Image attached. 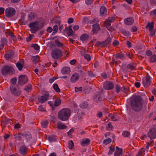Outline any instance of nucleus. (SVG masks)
I'll use <instances>...</instances> for the list:
<instances>
[{"label": "nucleus", "mask_w": 156, "mask_h": 156, "mask_svg": "<svg viewBox=\"0 0 156 156\" xmlns=\"http://www.w3.org/2000/svg\"><path fill=\"white\" fill-rule=\"evenodd\" d=\"M143 100L139 95H133L132 96L131 101L132 108L136 112L141 111L143 107Z\"/></svg>", "instance_id": "f257e3e1"}, {"label": "nucleus", "mask_w": 156, "mask_h": 156, "mask_svg": "<svg viewBox=\"0 0 156 156\" xmlns=\"http://www.w3.org/2000/svg\"><path fill=\"white\" fill-rule=\"evenodd\" d=\"M71 112V110L68 108H62L58 113V118L62 121H66L69 119Z\"/></svg>", "instance_id": "f03ea898"}, {"label": "nucleus", "mask_w": 156, "mask_h": 156, "mask_svg": "<svg viewBox=\"0 0 156 156\" xmlns=\"http://www.w3.org/2000/svg\"><path fill=\"white\" fill-rule=\"evenodd\" d=\"M51 55L53 59H58L62 56V51L59 49L55 48L51 52Z\"/></svg>", "instance_id": "7ed1b4c3"}, {"label": "nucleus", "mask_w": 156, "mask_h": 156, "mask_svg": "<svg viewBox=\"0 0 156 156\" xmlns=\"http://www.w3.org/2000/svg\"><path fill=\"white\" fill-rule=\"evenodd\" d=\"M28 27L30 28V30L32 33H35L41 28L39 26L38 22L37 21L30 23L29 24Z\"/></svg>", "instance_id": "20e7f679"}, {"label": "nucleus", "mask_w": 156, "mask_h": 156, "mask_svg": "<svg viewBox=\"0 0 156 156\" xmlns=\"http://www.w3.org/2000/svg\"><path fill=\"white\" fill-rule=\"evenodd\" d=\"M14 72L13 68L10 66H5L4 67L2 70V73L5 75L7 74H12Z\"/></svg>", "instance_id": "39448f33"}, {"label": "nucleus", "mask_w": 156, "mask_h": 156, "mask_svg": "<svg viewBox=\"0 0 156 156\" xmlns=\"http://www.w3.org/2000/svg\"><path fill=\"white\" fill-rule=\"evenodd\" d=\"M16 10L14 9L12 7L6 8L5 11L6 16L8 17L13 16L16 13Z\"/></svg>", "instance_id": "423d86ee"}, {"label": "nucleus", "mask_w": 156, "mask_h": 156, "mask_svg": "<svg viewBox=\"0 0 156 156\" xmlns=\"http://www.w3.org/2000/svg\"><path fill=\"white\" fill-rule=\"evenodd\" d=\"M49 96V93L48 92H45L38 98V100L40 103H44L48 100Z\"/></svg>", "instance_id": "0eeeda50"}, {"label": "nucleus", "mask_w": 156, "mask_h": 156, "mask_svg": "<svg viewBox=\"0 0 156 156\" xmlns=\"http://www.w3.org/2000/svg\"><path fill=\"white\" fill-rule=\"evenodd\" d=\"M18 81L19 84L22 86L28 82V79L26 75H21L19 77Z\"/></svg>", "instance_id": "6e6552de"}, {"label": "nucleus", "mask_w": 156, "mask_h": 156, "mask_svg": "<svg viewBox=\"0 0 156 156\" xmlns=\"http://www.w3.org/2000/svg\"><path fill=\"white\" fill-rule=\"evenodd\" d=\"M10 90L12 93L16 96H19L21 94V90L19 88H16L12 85L10 87Z\"/></svg>", "instance_id": "1a4fd4ad"}, {"label": "nucleus", "mask_w": 156, "mask_h": 156, "mask_svg": "<svg viewBox=\"0 0 156 156\" xmlns=\"http://www.w3.org/2000/svg\"><path fill=\"white\" fill-rule=\"evenodd\" d=\"M142 83L144 87H147L149 86L151 84V77L147 76L144 77L142 79Z\"/></svg>", "instance_id": "9d476101"}, {"label": "nucleus", "mask_w": 156, "mask_h": 156, "mask_svg": "<svg viewBox=\"0 0 156 156\" xmlns=\"http://www.w3.org/2000/svg\"><path fill=\"white\" fill-rule=\"evenodd\" d=\"M80 78L79 74L76 73H74L71 76L70 78V81L74 83L77 82Z\"/></svg>", "instance_id": "9b49d317"}, {"label": "nucleus", "mask_w": 156, "mask_h": 156, "mask_svg": "<svg viewBox=\"0 0 156 156\" xmlns=\"http://www.w3.org/2000/svg\"><path fill=\"white\" fill-rule=\"evenodd\" d=\"M104 88L105 89L109 90L112 89L114 87V84L112 82L107 81L104 84Z\"/></svg>", "instance_id": "f8f14e48"}, {"label": "nucleus", "mask_w": 156, "mask_h": 156, "mask_svg": "<svg viewBox=\"0 0 156 156\" xmlns=\"http://www.w3.org/2000/svg\"><path fill=\"white\" fill-rule=\"evenodd\" d=\"M147 135L151 140L156 138V130L154 129H150L147 133Z\"/></svg>", "instance_id": "ddd939ff"}, {"label": "nucleus", "mask_w": 156, "mask_h": 156, "mask_svg": "<svg viewBox=\"0 0 156 156\" xmlns=\"http://www.w3.org/2000/svg\"><path fill=\"white\" fill-rule=\"evenodd\" d=\"M14 55V52L12 50L9 51L5 55V57L7 60L12 59L13 58Z\"/></svg>", "instance_id": "4468645a"}, {"label": "nucleus", "mask_w": 156, "mask_h": 156, "mask_svg": "<svg viewBox=\"0 0 156 156\" xmlns=\"http://www.w3.org/2000/svg\"><path fill=\"white\" fill-rule=\"evenodd\" d=\"M112 39L111 37L108 38L105 41L102 42H99V44L103 47H106L111 42Z\"/></svg>", "instance_id": "2eb2a0df"}, {"label": "nucleus", "mask_w": 156, "mask_h": 156, "mask_svg": "<svg viewBox=\"0 0 156 156\" xmlns=\"http://www.w3.org/2000/svg\"><path fill=\"white\" fill-rule=\"evenodd\" d=\"M122 149L116 146V151L114 153L115 156H122L123 153L122 152Z\"/></svg>", "instance_id": "dca6fc26"}, {"label": "nucleus", "mask_w": 156, "mask_h": 156, "mask_svg": "<svg viewBox=\"0 0 156 156\" xmlns=\"http://www.w3.org/2000/svg\"><path fill=\"white\" fill-rule=\"evenodd\" d=\"M115 19V17L114 16L110 17L105 22V25L107 26L111 25V23L113 22Z\"/></svg>", "instance_id": "f3484780"}, {"label": "nucleus", "mask_w": 156, "mask_h": 156, "mask_svg": "<svg viewBox=\"0 0 156 156\" xmlns=\"http://www.w3.org/2000/svg\"><path fill=\"white\" fill-rule=\"evenodd\" d=\"M94 100L96 102H99L101 100L102 98L100 93H97L94 97Z\"/></svg>", "instance_id": "a211bd4d"}, {"label": "nucleus", "mask_w": 156, "mask_h": 156, "mask_svg": "<svg viewBox=\"0 0 156 156\" xmlns=\"http://www.w3.org/2000/svg\"><path fill=\"white\" fill-rule=\"evenodd\" d=\"M109 117L111 118L112 121H117L119 119V116L116 114H114L113 115L109 114Z\"/></svg>", "instance_id": "6ab92c4d"}, {"label": "nucleus", "mask_w": 156, "mask_h": 156, "mask_svg": "<svg viewBox=\"0 0 156 156\" xmlns=\"http://www.w3.org/2000/svg\"><path fill=\"white\" fill-rule=\"evenodd\" d=\"M92 26V31L93 34L96 33L100 30V27L98 24L95 23Z\"/></svg>", "instance_id": "aec40b11"}, {"label": "nucleus", "mask_w": 156, "mask_h": 156, "mask_svg": "<svg viewBox=\"0 0 156 156\" xmlns=\"http://www.w3.org/2000/svg\"><path fill=\"white\" fill-rule=\"evenodd\" d=\"M7 43V41L5 38H2L0 41V49H2L4 46L6 45Z\"/></svg>", "instance_id": "412c9836"}, {"label": "nucleus", "mask_w": 156, "mask_h": 156, "mask_svg": "<svg viewBox=\"0 0 156 156\" xmlns=\"http://www.w3.org/2000/svg\"><path fill=\"white\" fill-rule=\"evenodd\" d=\"M134 21V19L133 17H130L126 18L124 20L125 23L128 25H131Z\"/></svg>", "instance_id": "4be33fe9"}, {"label": "nucleus", "mask_w": 156, "mask_h": 156, "mask_svg": "<svg viewBox=\"0 0 156 156\" xmlns=\"http://www.w3.org/2000/svg\"><path fill=\"white\" fill-rule=\"evenodd\" d=\"M57 125L58 128L59 129H66L67 128V126L64 125L61 122H58Z\"/></svg>", "instance_id": "5701e85b"}, {"label": "nucleus", "mask_w": 156, "mask_h": 156, "mask_svg": "<svg viewBox=\"0 0 156 156\" xmlns=\"http://www.w3.org/2000/svg\"><path fill=\"white\" fill-rule=\"evenodd\" d=\"M70 72V68L68 67H65L62 70V73L63 74L69 73Z\"/></svg>", "instance_id": "b1692460"}, {"label": "nucleus", "mask_w": 156, "mask_h": 156, "mask_svg": "<svg viewBox=\"0 0 156 156\" xmlns=\"http://www.w3.org/2000/svg\"><path fill=\"white\" fill-rule=\"evenodd\" d=\"M19 151L22 154H25L27 152L26 147L24 146H22L20 147Z\"/></svg>", "instance_id": "393cba45"}, {"label": "nucleus", "mask_w": 156, "mask_h": 156, "mask_svg": "<svg viewBox=\"0 0 156 156\" xmlns=\"http://www.w3.org/2000/svg\"><path fill=\"white\" fill-rule=\"evenodd\" d=\"M90 139L88 138L85 139L83 140L81 144L82 146H85L89 145L90 143Z\"/></svg>", "instance_id": "a878e982"}, {"label": "nucleus", "mask_w": 156, "mask_h": 156, "mask_svg": "<svg viewBox=\"0 0 156 156\" xmlns=\"http://www.w3.org/2000/svg\"><path fill=\"white\" fill-rule=\"evenodd\" d=\"M136 65L134 63H131L129 64L127 66V68L128 69L131 70H136Z\"/></svg>", "instance_id": "bb28decb"}, {"label": "nucleus", "mask_w": 156, "mask_h": 156, "mask_svg": "<svg viewBox=\"0 0 156 156\" xmlns=\"http://www.w3.org/2000/svg\"><path fill=\"white\" fill-rule=\"evenodd\" d=\"M55 46L58 48H61L64 45L63 44L59 41L58 39L55 40Z\"/></svg>", "instance_id": "cd10ccee"}, {"label": "nucleus", "mask_w": 156, "mask_h": 156, "mask_svg": "<svg viewBox=\"0 0 156 156\" xmlns=\"http://www.w3.org/2000/svg\"><path fill=\"white\" fill-rule=\"evenodd\" d=\"M115 58L116 59H123L125 58V55L123 53H117L115 55Z\"/></svg>", "instance_id": "c85d7f7f"}, {"label": "nucleus", "mask_w": 156, "mask_h": 156, "mask_svg": "<svg viewBox=\"0 0 156 156\" xmlns=\"http://www.w3.org/2000/svg\"><path fill=\"white\" fill-rule=\"evenodd\" d=\"M107 12V9L105 7H101L100 10V14L101 16H103Z\"/></svg>", "instance_id": "c756f323"}, {"label": "nucleus", "mask_w": 156, "mask_h": 156, "mask_svg": "<svg viewBox=\"0 0 156 156\" xmlns=\"http://www.w3.org/2000/svg\"><path fill=\"white\" fill-rule=\"evenodd\" d=\"M32 60L34 63H36L40 61V59L38 55L32 56Z\"/></svg>", "instance_id": "7c9ffc66"}, {"label": "nucleus", "mask_w": 156, "mask_h": 156, "mask_svg": "<svg viewBox=\"0 0 156 156\" xmlns=\"http://www.w3.org/2000/svg\"><path fill=\"white\" fill-rule=\"evenodd\" d=\"M115 88L116 92L118 93L124 90V87H121L120 85H117L115 87Z\"/></svg>", "instance_id": "2f4dec72"}, {"label": "nucleus", "mask_w": 156, "mask_h": 156, "mask_svg": "<svg viewBox=\"0 0 156 156\" xmlns=\"http://www.w3.org/2000/svg\"><path fill=\"white\" fill-rule=\"evenodd\" d=\"M35 16V14L34 13L31 12L28 15V20L30 21L34 19Z\"/></svg>", "instance_id": "473e14b6"}, {"label": "nucleus", "mask_w": 156, "mask_h": 156, "mask_svg": "<svg viewBox=\"0 0 156 156\" xmlns=\"http://www.w3.org/2000/svg\"><path fill=\"white\" fill-rule=\"evenodd\" d=\"M146 28H148L149 30H153L154 22H152L151 23H148L147 25L146 26Z\"/></svg>", "instance_id": "72a5a7b5"}, {"label": "nucleus", "mask_w": 156, "mask_h": 156, "mask_svg": "<svg viewBox=\"0 0 156 156\" xmlns=\"http://www.w3.org/2000/svg\"><path fill=\"white\" fill-rule=\"evenodd\" d=\"M61 100L59 98H57L55 101L54 105L55 106H58L61 104Z\"/></svg>", "instance_id": "f704fd0d"}, {"label": "nucleus", "mask_w": 156, "mask_h": 156, "mask_svg": "<svg viewBox=\"0 0 156 156\" xmlns=\"http://www.w3.org/2000/svg\"><path fill=\"white\" fill-rule=\"evenodd\" d=\"M113 129V127L111 124V122H109L106 126V129L109 131H111Z\"/></svg>", "instance_id": "c9c22d12"}, {"label": "nucleus", "mask_w": 156, "mask_h": 156, "mask_svg": "<svg viewBox=\"0 0 156 156\" xmlns=\"http://www.w3.org/2000/svg\"><path fill=\"white\" fill-rule=\"evenodd\" d=\"M88 36L85 34H83L80 37V39L82 41L87 40L88 38Z\"/></svg>", "instance_id": "e433bc0d"}, {"label": "nucleus", "mask_w": 156, "mask_h": 156, "mask_svg": "<svg viewBox=\"0 0 156 156\" xmlns=\"http://www.w3.org/2000/svg\"><path fill=\"white\" fill-rule=\"evenodd\" d=\"M48 140L50 142L55 141L56 140L55 136L53 135L50 136L48 137Z\"/></svg>", "instance_id": "4c0bfd02"}, {"label": "nucleus", "mask_w": 156, "mask_h": 156, "mask_svg": "<svg viewBox=\"0 0 156 156\" xmlns=\"http://www.w3.org/2000/svg\"><path fill=\"white\" fill-rule=\"evenodd\" d=\"M150 61L151 62H154L156 61V55H151L150 58Z\"/></svg>", "instance_id": "58836bf2"}, {"label": "nucleus", "mask_w": 156, "mask_h": 156, "mask_svg": "<svg viewBox=\"0 0 156 156\" xmlns=\"http://www.w3.org/2000/svg\"><path fill=\"white\" fill-rule=\"evenodd\" d=\"M48 124V122L47 120L43 121L41 122V126L44 128H45L47 126Z\"/></svg>", "instance_id": "ea45409f"}, {"label": "nucleus", "mask_w": 156, "mask_h": 156, "mask_svg": "<svg viewBox=\"0 0 156 156\" xmlns=\"http://www.w3.org/2000/svg\"><path fill=\"white\" fill-rule=\"evenodd\" d=\"M53 87L54 90L57 92H60V90L57 84H54L53 85Z\"/></svg>", "instance_id": "a19ab883"}, {"label": "nucleus", "mask_w": 156, "mask_h": 156, "mask_svg": "<svg viewBox=\"0 0 156 156\" xmlns=\"http://www.w3.org/2000/svg\"><path fill=\"white\" fill-rule=\"evenodd\" d=\"M66 30L67 31V33L69 36H70L73 34V32L71 28H66Z\"/></svg>", "instance_id": "79ce46f5"}, {"label": "nucleus", "mask_w": 156, "mask_h": 156, "mask_svg": "<svg viewBox=\"0 0 156 156\" xmlns=\"http://www.w3.org/2000/svg\"><path fill=\"white\" fill-rule=\"evenodd\" d=\"M31 88L32 86L31 85L29 84L28 85H26L25 86L24 90L27 92H29L31 90Z\"/></svg>", "instance_id": "37998d69"}, {"label": "nucleus", "mask_w": 156, "mask_h": 156, "mask_svg": "<svg viewBox=\"0 0 156 156\" xmlns=\"http://www.w3.org/2000/svg\"><path fill=\"white\" fill-rule=\"evenodd\" d=\"M74 143L73 141L70 140L68 143V147L70 149H72L74 146Z\"/></svg>", "instance_id": "c03bdc74"}, {"label": "nucleus", "mask_w": 156, "mask_h": 156, "mask_svg": "<svg viewBox=\"0 0 156 156\" xmlns=\"http://www.w3.org/2000/svg\"><path fill=\"white\" fill-rule=\"evenodd\" d=\"M130 135V133L127 131H125L122 133V135L125 137H128Z\"/></svg>", "instance_id": "a18cd8bd"}, {"label": "nucleus", "mask_w": 156, "mask_h": 156, "mask_svg": "<svg viewBox=\"0 0 156 156\" xmlns=\"http://www.w3.org/2000/svg\"><path fill=\"white\" fill-rule=\"evenodd\" d=\"M16 66L19 70H21L23 67V65L19 62L16 64Z\"/></svg>", "instance_id": "49530a36"}, {"label": "nucleus", "mask_w": 156, "mask_h": 156, "mask_svg": "<svg viewBox=\"0 0 156 156\" xmlns=\"http://www.w3.org/2000/svg\"><path fill=\"white\" fill-rule=\"evenodd\" d=\"M16 78H14L11 79V85L13 86H14L15 84L16 83Z\"/></svg>", "instance_id": "de8ad7c7"}, {"label": "nucleus", "mask_w": 156, "mask_h": 156, "mask_svg": "<svg viewBox=\"0 0 156 156\" xmlns=\"http://www.w3.org/2000/svg\"><path fill=\"white\" fill-rule=\"evenodd\" d=\"M83 113L79 111L77 113V117L79 120H81L82 118V114Z\"/></svg>", "instance_id": "09e8293b"}, {"label": "nucleus", "mask_w": 156, "mask_h": 156, "mask_svg": "<svg viewBox=\"0 0 156 156\" xmlns=\"http://www.w3.org/2000/svg\"><path fill=\"white\" fill-rule=\"evenodd\" d=\"M5 28V25L4 24L0 23V32H3Z\"/></svg>", "instance_id": "8fccbe9b"}, {"label": "nucleus", "mask_w": 156, "mask_h": 156, "mask_svg": "<svg viewBox=\"0 0 156 156\" xmlns=\"http://www.w3.org/2000/svg\"><path fill=\"white\" fill-rule=\"evenodd\" d=\"M14 136L15 139L17 140H20L21 137V135L20 134H16Z\"/></svg>", "instance_id": "3c124183"}, {"label": "nucleus", "mask_w": 156, "mask_h": 156, "mask_svg": "<svg viewBox=\"0 0 156 156\" xmlns=\"http://www.w3.org/2000/svg\"><path fill=\"white\" fill-rule=\"evenodd\" d=\"M32 47L36 50H39L40 48L39 46L37 44H33Z\"/></svg>", "instance_id": "603ef678"}, {"label": "nucleus", "mask_w": 156, "mask_h": 156, "mask_svg": "<svg viewBox=\"0 0 156 156\" xmlns=\"http://www.w3.org/2000/svg\"><path fill=\"white\" fill-rule=\"evenodd\" d=\"M144 151V149H141L138 151V154L136 156H140L143 154V153Z\"/></svg>", "instance_id": "864d4df0"}, {"label": "nucleus", "mask_w": 156, "mask_h": 156, "mask_svg": "<svg viewBox=\"0 0 156 156\" xmlns=\"http://www.w3.org/2000/svg\"><path fill=\"white\" fill-rule=\"evenodd\" d=\"M84 58L88 61H90V56L88 54H85L84 55Z\"/></svg>", "instance_id": "5fc2aeb1"}, {"label": "nucleus", "mask_w": 156, "mask_h": 156, "mask_svg": "<svg viewBox=\"0 0 156 156\" xmlns=\"http://www.w3.org/2000/svg\"><path fill=\"white\" fill-rule=\"evenodd\" d=\"M110 150L109 152L108 153V155H111L112 154L113 152L114 151L115 149L114 148L111 147H109Z\"/></svg>", "instance_id": "6e6d98bb"}, {"label": "nucleus", "mask_w": 156, "mask_h": 156, "mask_svg": "<svg viewBox=\"0 0 156 156\" xmlns=\"http://www.w3.org/2000/svg\"><path fill=\"white\" fill-rule=\"evenodd\" d=\"M122 33L125 36H129L130 34L129 32L126 30H123L122 31Z\"/></svg>", "instance_id": "4d7b16f0"}, {"label": "nucleus", "mask_w": 156, "mask_h": 156, "mask_svg": "<svg viewBox=\"0 0 156 156\" xmlns=\"http://www.w3.org/2000/svg\"><path fill=\"white\" fill-rule=\"evenodd\" d=\"M112 140L110 138H108L104 141V143L105 144H107L111 142Z\"/></svg>", "instance_id": "13d9d810"}, {"label": "nucleus", "mask_w": 156, "mask_h": 156, "mask_svg": "<svg viewBox=\"0 0 156 156\" xmlns=\"http://www.w3.org/2000/svg\"><path fill=\"white\" fill-rule=\"evenodd\" d=\"M88 73L89 76L90 77H94L96 76V75L91 71H88Z\"/></svg>", "instance_id": "bf43d9fd"}, {"label": "nucleus", "mask_w": 156, "mask_h": 156, "mask_svg": "<svg viewBox=\"0 0 156 156\" xmlns=\"http://www.w3.org/2000/svg\"><path fill=\"white\" fill-rule=\"evenodd\" d=\"M94 2L93 0H85V2L86 4L89 5L93 3Z\"/></svg>", "instance_id": "052dcab7"}, {"label": "nucleus", "mask_w": 156, "mask_h": 156, "mask_svg": "<svg viewBox=\"0 0 156 156\" xmlns=\"http://www.w3.org/2000/svg\"><path fill=\"white\" fill-rule=\"evenodd\" d=\"M34 35L30 34L29 36H28L26 38V41L27 42H29L33 38Z\"/></svg>", "instance_id": "680f3d73"}, {"label": "nucleus", "mask_w": 156, "mask_h": 156, "mask_svg": "<svg viewBox=\"0 0 156 156\" xmlns=\"http://www.w3.org/2000/svg\"><path fill=\"white\" fill-rule=\"evenodd\" d=\"M25 136L28 140H29L31 137V135L30 133L26 134Z\"/></svg>", "instance_id": "e2e57ef3"}, {"label": "nucleus", "mask_w": 156, "mask_h": 156, "mask_svg": "<svg viewBox=\"0 0 156 156\" xmlns=\"http://www.w3.org/2000/svg\"><path fill=\"white\" fill-rule=\"evenodd\" d=\"M58 27L57 25H55L53 27V30L54 32H57L58 30Z\"/></svg>", "instance_id": "0e129e2a"}, {"label": "nucleus", "mask_w": 156, "mask_h": 156, "mask_svg": "<svg viewBox=\"0 0 156 156\" xmlns=\"http://www.w3.org/2000/svg\"><path fill=\"white\" fill-rule=\"evenodd\" d=\"M14 127L15 129H18L21 127V125L19 123H16L14 125Z\"/></svg>", "instance_id": "69168bd1"}, {"label": "nucleus", "mask_w": 156, "mask_h": 156, "mask_svg": "<svg viewBox=\"0 0 156 156\" xmlns=\"http://www.w3.org/2000/svg\"><path fill=\"white\" fill-rule=\"evenodd\" d=\"M119 44V41H118L116 40H114V41L112 43L113 45L114 46H115L118 45Z\"/></svg>", "instance_id": "338daca9"}, {"label": "nucleus", "mask_w": 156, "mask_h": 156, "mask_svg": "<svg viewBox=\"0 0 156 156\" xmlns=\"http://www.w3.org/2000/svg\"><path fill=\"white\" fill-rule=\"evenodd\" d=\"M75 90L76 92H78V91H81L82 90V87H80L77 88L76 87H75Z\"/></svg>", "instance_id": "774afa93"}]
</instances>
